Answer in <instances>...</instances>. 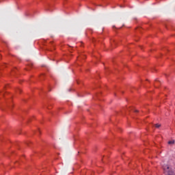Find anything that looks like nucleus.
I'll use <instances>...</instances> for the list:
<instances>
[{
  "instance_id": "nucleus-4",
  "label": "nucleus",
  "mask_w": 175,
  "mask_h": 175,
  "mask_svg": "<svg viewBox=\"0 0 175 175\" xmlns=\"http://www.w3.org/2000/svg\"><path fill=\"white\" fill-rule=\"evenodd\" d=\"M134 111H135V113L139 112V111H138V110H135Z\"/></svg>"
},
{
  "instance_id": "nucleus-3",
  "label": "nucleus",
  "mask_w": 175,
  "mask_h": 175,
  "mask_svg": "<svg viewBox=\"0 0 175 175\" xmlns=\"http://www.w3.org/2000/svg\"><path fill=\"white\" fill-rule=\"evenodd\" d=\"M155 126H156L157 128H161V124H155Z\"/></svg>"
},
{
  "instance_id": "nucleus-1",
  "label": "nucleus",
  "mask_w": 175,
  "mask_h": 175,
  "mask_svg": "<svg viewBox=\"0 0 175 175\" xmlns=\"http://www.w3.org/2000/svg\"><path fill=\"white\" fill-rule=\"evenodd\" d=\"M161 166L164 170V173L165 175H175L174 172L170 170V167L167 165V164H164L163 163H161Z\"/></svg>"
},
{
  "instance_id": "nucleus-2",
  "label": "nucleus",
  "mask_w": 175,
  "mask_h": 175,
  "mask_svg": "<svg viewBox=\"0 0 175 175\" xmlns=\"http://www.w3.org/2000/svg\"><path fill=\"white\" fill-rule=\"evenodd\" d=\"M174 144V139L168 142V144Z\"/></svg>"
}]
</instances>
